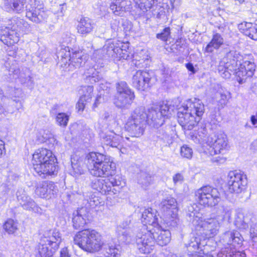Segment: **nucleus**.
<instances>
[{
    "label": "nucleus",
    "instance_id": "obj_43",
    "mask_svg": "<svg viewBox=\"0 0 257 257\" xmlns=\"http://www.w3.org/2000/svg\"><path fill=\"white\" fill-rule=\"evenodd\" d=\"M18 222L12 219H8L4 224V228L9 234H14L18 230Z\"/></svg>",
    "mask_w": 257,
    "mask_h": 257
},
{
    "label": "nucleus",
    "instance_id": "obj_28",
    "mask_svg": "<svg viewBox=\"0 0 257 257\" xmlns=\"http://www.w3.org/2000/svg\"><path fill=\"white\" fill-rule=\"evenodd\" d=\"M131 4L130 0H115L110 5V9L115 15L122 16L125 12L130 11Z\"/></svg>",
    "mask_w": 257,
    "mask_h": 257
},
{
    "label": "nucleus",
    "instance_id": "obj_17",
    "mask_svg": "<svg viewBox=\"0 0 257 257\" xmlns=\"http://www.w3.org/2000/svg\"><path fill=\"white\" fill-rule=\"evenodd\" d=\"M157 211L155 209L149 208L145 209L142 214V222L144 225L141 230L155 232L159 228L160 224L157 217Z\"/></svg>",
    "mask_w": 257,
    "mask_h": 257
},
{
    "label": "nucleus",
    "instance_id": "obj_62",
    "mask_svg": "<svg viewBox=\"0 0 257 257\" xmlns=\"http://www.w3.org/2000/svg\"><path fill=\"white\" fill-rule=\"evenodd\" d=\"M59 108V106L57 104L54 105L50 110L51 114L53 115H57L58 112L57 109Z\"/></svg>",
    "mask_w": 257,
    "mask_h": 257
},
{
    "label": "nucleus",
    "instance_id": "obj_46",
    "mask_svg": "<svg viewBox=\"0 0 257 257\" xmlns=\"http://www.w3.org/2000/svg\"><path fill=\"white\" fill-rule=\"evenodd\" d=\"M85 199L89 204V206L91 207L101 205V203H103L102 200L98 196H97L94 193H90L88 198H86Z\"/></svg>",
    "mask_w": 257,
    "mask_h": 257
},
{
    "label": "nucleus",
    "instance_id": "obj_63",
    "mask_svg": "<svg viewBox=\"0 0 257 257\" xmlns=\"http://www.w3.org/2000/svg\"><path fill=\"white\" fill-rule=\"evenodd\" d=\"M250 149L253 151H257V139L254 140L251 144Z\"/></svg>",
    "mask_w": 257,
    "mask_h": 257
},
{
    "label": "nucleus",
    "instance_id": "obj_61",
    "mask_svg": "<svg viewBox=\"0 0 257 257\" xmlns=\"http://www.w3.org/2000/svg\"><path fill=\"white\" fill-rule=\"evenodd\" d=\"M118 24L119 22L117 21H113L111 23V29H113L114 31H117L118 30Z\"/></svg>",
    "mask_w": 257,
    "mask_h": 257
},
{
    "label": "nucleus",
    "instance_id": "obj_11",
    "mask_svg": "<svg viewBox=\"0 0 257 257\" xmlns=\"http://www.w3.org/2000/svg\"><path fill=\"white\" fill-rule=\"evenodd\" d=\"M199 203L204 206L212 207L220 201L221 194L218 189L211 186H205L195 192Z\"/></svg>",
    "mask_w": 257,
    "mask_h": 257
},
{
    "label": "nucleus",
    "instance_id": "obj_37",
    "mask_svg": "<svg viewBox=\"0 0 257 257\" xmlns=\"http://www.w3.org/2000/svg\"><path fill=\"white\" fill-rule=\"evenodd\" d=\"M113 175H109L110 177L107 179L108 185L111 186V192L109 193V195L117 194L122 187L123 182L120 180V177L118 175L114 176Z\"/></svg>",
    "mask_w": 257,
    "mask_h": 257
},
{
    "label": "nucleus",
    "instance_id": "obj_42",
    "mask_svg": "<svg viewBox=\"0 0 257 257\" xmlns=\"http://www.w3.org/2000/svg\"><path fill=\"white\" fill-rule=\"evenodd\" d=\"M136 5L143 12L150 9L157 0H134Z\"/></svg>",
    "mask_w": 257,
    "mask_h": 257
},
{
    "label": "nucleus",
    "instance_id": "obj_58",
    "mask_svg": "<svg viewBox=\"0 0 257 257\" xmlns=\"http://www.w3.org/2000/svg\"><path fill=\"white\" fill-rule=\"evenodd\" d=\"M13 104L14 105V103H15V107L17 110H20L22 108L23 104L21 100L20 99H14L13 101H12Z\"/></svg>",
    "mask_w": 257,
    "mask_h": 257
},
{
    "label": "nucleus",
    "instance_id": "obj_55",
    "mask_svg": "<svg viewBox=\"0 0 257 257\" xmlns=\"http://www.w3.org/2000/svg\"><path fill=\"white\" fill-rule=\"evenodd\" d=\"M122 27L123 28L124 30L126 32L131 31L133 28V25L130 21L125 20L122 23Z\"/></svg>",
    "mask_w": 257,
    "mask_h": 257
},
{
    "label": "nucleus",
    "instance_id": "obj_23",
    "mask_svg": "<svg viewBox=\"0 0 257 257\" xmlns=\"http://www.w3.org/2000/svg\"><path fill=\"white\" fill-rule=\"evenodd\" d=\"M224 40L223 36L219 33L213 32L210 42L205 48V52L212 53L214 50H218L220 48H223L225 55L230 50L229 48L225 47Z\"/></svg>",
    "mask_w": 257,
    "mask_h": 257
},
{
    "label": "nucleus",
    "instance_id": "obj_18",
    "mask_svg": "<svg viewBox=\"0 0 257 257\" xmlns=\"http://www.w3.org/2000/svg\"><path fill=\"white\" fill-rule=\"evenodd\" d=\"M37 2L36 0H30L29 7H26V16L33 22L38 24L44 21L47 18V15L43 10H41V6L39 8L36 7Z\"/></svg>",
    "mask_w": 257,
    "mask_h": 257
},
{
    "label": "nucleus",
    "instance_id": "obj_29",
    "mask_svg": "<svg viewBox=\"0 0 257 257\" xmlns=\"http://www.w3.org/2000/svg\"><path fill=\"white\" fill-rule=\"evenodd\" d=\"M108 159V157L102 154L96 152L89 153L86 156V164L89 172Z\"/></svg>",
    "mask_w": 257,
    "mask_h": 257
},
{
    "label": "nucleus",
    "instance_id": "obj_31",
    "mask_svg": "<svg viewBox=\"0 0 257 257\" xmlns=\"http://www.w3.org/2000/svg\"><path fill=\"white\" fill-rule=\"evenodd\" d=\"M90 186L93 189L103 195H109V193L111 192V186L108 185L107 180L96 178L92 179Z\"/></svg>",
    "mask_w": 257,
    "mask_h": 257
},
{
    "label": "nucleus",
    "instance_id": "obj_21",
    "mask_svg": "<svg viewBox=\"0 0 257 257\" xmlns=\"http://www.w3.org/2000/svg\"><path fill=\"white\" fill-rule=\"evenodd\" d=\"M115 165L109 159L104 161L90 172L91 175L97 177H107L114 175Z\"/></svg>",
    "mask_w": 257,
    "mask_h": 257
},
{
    "label": "nucleus",
    "instance_id": "obj_5",
    "mask_svg": "<svg viewBox=\"0 0 257 257\" xmlns=\"http://www.w3.org/2000/svg\"><path fill=\"white\" fill-rule=\"evenodd\" d=\"M224 247L217 253V257H245L244 252L236 251L235 248L241 246L243 237L237 230H229L220 236L219 240Z\"/></svg>",
    "mask_w": 257,
    "mask_h": 257
},
{
    "label": "nucleus",
    "instance_id": "obj_12",
    "mask_svg": "<svg viewBox=\"0 0 257 257\" xmlns=\"http://www.w3.org/2000/svg\"><path fill=\"white\" fill-rule=\"evenodd\" d=\"M247 184L246 175L240 171H230L227 177V186L228 191L238 195L243 192Z\"/></svg>",
    "mask_w": 257,
    "mask_h": 257
},
{
    "label": "nucleus",
    "instance_id": "obj_24",
    "mask_svg": "<svg viewBox=\"0 0 257 257\" xmlns=\"http://www.w3.org/2000/svg\"><path fill=\"white\" fill-rule=\"evenodd\" d=\"M130 220H126L121 223L117 228V232L119 239L126 244L132 243L134 241V232L128 226Z\"/></svg>",
    "mask_w": 257,
    "mask_h": 257
},
{
    "label": "nucleus",
    "instance_id": "obj_56",
    "mask_svg": "<svg viewBox=\"0 0 257 257\" xmlns=\"http://www.w3.org/2000/svg\"><path fill=\"white\" fill-rule=\"evenodd\" d=\"M62 43H65L66 44H68L71 43L72 38L71 37V34L70 33H67L63 34L62 36Z\"/></svg>",
    "mask_w": 257,
    "mask_h": 257
},
{
    "label": "nucleus",
    "instance_id": "obj_27",
    "mask_svg": "<svg viewBox=\"0 0 257 257\" xmlns=\"http://www.w3.org/2000/svg\"><path fill=\"white\" fill-rule=\"evenodd\" d=\"M88 211L86 207H81L74 211L73 213V226L78 229L87 223Z\"/></svg>",
    "mask_w": 257,
    "mask_h": 257
},
{
    "label": "nucleus",
    "instance_id": "obj_26",
    "mask_svg": "<svg viewBox=\"0 0 257 257\" xmlns=\"http://www.w3.org/2000/svg\"><path fill=\"white\" fill-rule=\"evenodd\" d=\"M80 91H82L83 94L80 97L76 108L78 112H82L86 106L91 102L93 87L92 86H82Z\"/></svg>",
    "mask_w": 257,
    "mask_h": 257
},
{
    "label": "nucleus",
    "instance_id": "obj_45",
    "mask_svg": "<svg viewBox=\"0 0 257 257\" xmlns=\"http://www.w3.org/2000/svg\"><path fill=\"white\" fill-rule=\"evenodd\" d=\"M69 116V115L64 112H58L56 116V121L58 125L66 127L68 124Z\"/></svg>",
    "mask_w": 257,
    "mask_h": 257
},
{
    "label": "nucleus",
    "instance_id": "obj_30",
    "mask_svg": "<svg viewBox=\"0 0 257 257\" xmlns=\"http://www.w3.org/2000/svg\"><path fill=\"white\" fill-rule=\"evenodd\" d=\"M117 133V131L115 132L113 130H110L109 134H106L101 137L102 142L107 146L117 148L122 140V137Z\"/></svg>",
    "mask_w": 257,
    "mask_h": 257
},
{
    "label": "nucleus",
    "instance_id": "obj_48",
    "mask_svg": "<svg viewBox=\"0 0 257 257\" xmlns=\"http://www.w3.org/2000/svg\"><path fill=\"white\" fill-rule=\"evenodd\" d=\"M181 156L187 159H191L192 157L193 151L191 148L187 145L183 146L180 149Z\"/></svg>",
    "mask_w": 257,
    "mask_h": 257
},
{
    "label": "nucleus",
    "instance_id": "obj_40",
    "mask_svg": "<svg viewBox=\"0 0 257 257\" xmlns=\"http://www.w3.org/2000/svg\"><path fill=\"white\" fill-rule=\"evenodd\" d=\"M189 244H186V246L187 248L188 256V257H206L208 255H212L211 254H208L204 251L206 246L201 245V247H198L197 248L195 249L191 247V249L189 248Z\"/></svg>",
    "mask_w": 257,
    "mask_h": 257
},
{
    "label": "nucleus",
    "instance_id": "obj_32",
    "mask_svg": "<svg viewBox=\"0 0 257 257\" xmlns=\"http://www.w3.org/2000/svg\"><path fill=\"white\" fill-rule=\"evenodd\" d=\"M82 51H73L72 49L71 57L69 58V66H74L75 68L84 65L87 60V56L83 55Z\"/></svg>",
    "mask_w": 257,
    "mask_h": 257
},
{
    "label": "nucleus",
    "instance_id": "obj_1",
    "mask_svg": "<svg viewBox=\"0 0 257 257\" xmlns=\"http://www.w3.org/2000/svg\"><path fill=\"white\" fill-rule=\"evenodd\" d=\"M204 110V105L199 99L194 98L181 101L178 104V123L187 138L202 148H207L210 155L223 154L229 148L224 133L208 134L205 126L192 131L200 120Z\"/></svg>",
    "mask_w": 257,
    "mask_h": 257
},
{
    "label": "nucleus",
    "instance_id": "obj_41",
    "mask_svg": "<svg viewBox=\"0 0 257 257\" xmlns=\"http://www.w3.org/2000/svg\"><path fill=\"white\" fill-rule=\"evenodd\" d=\"M234 224L237 228L240 229H245L248 227V224L244 220V214L240 211H237L235 215Z\"/></svg>",
    "mask_w": 257,
    "mask_h": 257
},
{
    "label": "nucleus",
    "instance_id": "obj_2",
    "mask_svg": "<svg viewBox=\"0 0 257 257\" xmlns=\"http://www.w3.org/2000/svg\"><path fill=\"white\" fill-rule=\"evenodd\" d=\"M203 210L194 203L188 207L187 215L190 221L195 226L196 236L193 235L190 239L189 248L195 249L198 247L207 246V240L216 235L220 225L225 218H230L231 210L227 206H221L217 211V215L209 218L202 220Z\"/></svg>",
    "mask_w": 257,
    "mask_h": 257
},
{
    "label": "nucleus",
    "instance_id": "obj_64",
    "mask_svg": "<svg viewBox=\"0 0 257 257\" xmlns=\"http://www.w3.org/2000/svg\"><path fill=\"white\" fill-rule=\"evenodd\" d=\"M250 121L253 125L257 124V113L256 115H252L251 116Z\"/></svg>",
    "mask_w": 257,
    "mask_h": 257
},
{
    "label": "nucleus",
    "instance_id": "obj_33",
    "mask_svg": "<svg viewBox=\"0 0 257 257\" xmlns=\"http://www.w3.org/2000/svg\"><path fill=\"white\" fill-rule=\"evenodd\" d=\"M175 199L168 197L163 200L160 204L163 211L167 212L168 215L172 216L173 218L177 217V204Z\"/></svg>",
    "mask_w": 257,
    "mask_h": 257
},
{
    "label": "nucleus",
    "instance_id": "obj_13",
    "mask_svg": "<svg viewBox=\"0 0 257 257\" xmlns=\"http://www.w3.org/2000/svg\"><path fill=\"white\" fill-rule=\"evenodd\" d=\"M155 232L141 229V232H138L134 236V241L136 242L137 247L139 251L142 253H150L155 247Z\"/></svg>",
    "mask_w": 257,
    "mask_h": 257
},
{
    "label": "nucleus",
    "instance_id": "obj_22",
    "mask_svg": "<svg viewBox=\"0 0 257 257\" xmlns=\"http://www.w3.org/2000/svg\"><path fill=\"white\" fill-rule=\"evenodd\" d=\"M16 194L18 200L24 209L35 213L40 211V207L24 191L22 190H18Z\"/></svg>",
    "mask_w": 257,
    "mask_h": 257
},
{
    "label": "nucleus",
    "instance_id": "obj_9",
    "mask_svg": "<svg viewBox=\"0 0 257 257\" xmlns=\"http://www.w3.org/2000/svg\"><path fill=\"white\" fill-rule=\"evenodd\" d=\"M177 107L168 104L152 107L147 113V124L152 127L158 128L163 124L165 118L175 113Z\"/></svg>",
    "mask_w": 257,
    "mask_h": 257
},
{
    "label": "nucleus",
    "instance_id": "obj_10",
    "mask_svg": "<svg viewBox=\"0 0 257 257\" xmlns=\"http://www.w3.org/2000/svg\"><path fill=\"white\" fill-rule=\"evenodd\" d=\"M116 90L114 100L116 107L121 109L129 108L135 97L134 92L125 81H122L116 84Z\"/></svg>",
    "mask_w": 257,
    "mask_h": 257
},
{
    "label": "nucleus",
    "instance_id": "obj_6",
    "mask_svg": "<svg viewBox=\"0 0 257 257\" xmlns=\"http://www.w3.org/2000/svg\"><path fill=\"white\" fill-rule=\"evenodd\" d=\"M61 240V235L58 230L50 229L45 231L36 248L37 257H53Z\"/></svg>",
    "mask_w": 257,
    "mask_h": 257
},
{
    "label": "nucleus",
    "instance_id": "obj_8",
    "mask_svg": "<svg viewBox=\"0 0 257 257\" xmlns=\"http://www.w3.org/2000/svg\"><path fill=\"white\" fill-rule=\"evenodd\" d=\"M147 112L143 106L138 107L132 112L125 125L126 131L133 137L142 136L146 127Z\"/></svg>",
    "mask_w": 257,
    "mask_h": 257
},
{
    "label": "nucleus",
    "instance_id": "obj_20",
    "mask_svg": "<svg viewBox=\"0 0 257 257\" xmlns=\"http://www.w3.org/2000/svg\"><path fill=\"white\" fill-rule=\"evenodd\" d=\"M58 192V189L54 182L43 181L39 182L36 186L35 193L42 198H51Z\"/></svg>",
    "mask_w": 257,
    "mask_h": 257
},
{
    "label": "nucleus",
    "instance_id": "obj_57",
    "mask_svg": "<svg viewBox=\"0 0 257 257\" xmlns=\"http://www.w3.org/2000/svg\"><path fill=\"white\" fill-rule=\"evenodd\" d=\"M185 67H186L188 71L190 72V74H194L196 73L197 71L192 63L188 62L186 63Z\"/></svg>",
    "mask_w": 257,
    "mask_h": 257
},
{
    "label": "nucleus",
    "instance_id": "obj_36",
    "mask_svg": "<svg viewBox=\"0 0 257 257\" xmlns=\"http://www.w3.org/2000/svg\"><path fill=\"white\" fill-rule=\"evenodd\" d=\"M250 235L251 239L250 248L252 253L257 256V221L255 217L250 219Z\"/></svg>",
    "mask_w": 257,
    "mask_h": 257
},
{
    "label": "nucleus",
    "instance_id": "obj_15",
    "mask_svg": "<svg viewBox=\"0 0 257 257\" xmlns=\"http://www.w3.org/2000/svg\"><path fill=\"white\" fill-rule=\"evenodd\" d=\"M117 43H114L113 42H107L101 50H96L94 56L101 54L98 58H115L117 57L122 58L123 59H127L129 57L128 55L123 53V49L119 46H117Z\"/></svg>",
    "mask_w": 257,
    "mask_h": 257
},
{
    "label": "nucleus",
    "instance_id": "obj_47",
    "mask_svg": "<svg viewBox=\"0 0 257 257\" xmlns=\"http://www.w3.org/2000/svg\"><path fill=\"white\" fill-rule=\"evenodd\" d=\"M8 93L11 97L12 100L14 99H17L22 97L23 93L22 90L20 88H16L10 87L8 90Z\"/></svg>",
    "mask_w": 257,
    "mask_h": 257
},
{
    "label": "nucleus",
    "instance_id": "obj_19",
    "mask_svg": "<svg viewBox=\"0 0 257 257\" xmlns=\"http://www.w3.org/2000/svg\"><path fill=\"white\" fill-rule=\"evenodd\" d=\"M9 71V75H13V78L18 79L21 84L29 88L33 86L34 81L29 69L24 68L20 70L19 69L11 68Z\"/></svg>",
    "mask_w": 257,
    "mask_h": 257
},
{
    "label": "nucleus",
    "instance_id": "obj_38",
    "mask_svg": "<svg viewBox=\"0 0 257 257\" xmlns=\"http://www.w3.org/2000/svg\"><path fill=\"white\" fill-rule=\"evenodd\" d=\"M84 78L86 82L93 84L101 81L102 77L100 73L95 69L90 68L85 72Z\"/></svg>",
    "mask_w": 257,
    "mask_h": 257
},
{
    "label": "nucleus",
    "instance_id": "obj_54",
    "mask_svg": "<svg viewBox=\"0 0 257 257\" xmlns=\"http://www.w3.org/2000/svg\"><path fill=\"white\" fill-rule=\"evenodd\" d=\"M220 99L218 100V103L220 104L222 107H223L227 102L228 97V96L225 94L220 93Z\"/></svg>",
    "mask_w": 257,
    "mask_h": 257
},
{
    "label": "nucleus",
    "instance_id": "obj_60",
    "mask_svg": "<svg viewBox=\"0 0 257 257\" xmlns=\"http://www.w3.org/2000/svg\"><path fill=\"white\" fill-rule=\"evenodd\" d=\"M60 257H70L67 248L64 247L60 251Z\"/></svg>",
    "mask_w": 257,
    "mask_h": 257
},
{
    "label": "nucleus",
    "instance_id": "obj_3",
    "mask_svg": "<svg viewBox=\"0 0 257 257\" xmlns=\"http://www.w3.org/2000/svg\"><path fill=\"white\" fill-rule=\"evenodd\" d=\"M251 55L243 56L236 51L229 50L221 60L218 71L223 78H230L232 74L240 84L244 83L248 78L252 76L255 64Z\"/></svg>",
    "mask_w": 257,
    "mask_h": 257
},
{
    "label": "nucleus",
    "instance_id": "obj_34",
    "mask_svg": "<svg viewBox=\"0 0 257 257\" xmlns=\"http://www.w3.org/2000/svg\"><path fill=\"white\" fill-rule=\"evenodd\" d=\"M94 28L93 21L87 17L80 19L77 26V32L83 36H86L90 33Z\"/></svg>",
    "mask_w": 257,
    "mask_h": 257
},
{
    "label": "nucleus",
    "instance_id": "obj_49",
    "mask_svg": "<svg viewBox=\"0 0 257 257\" xmlns=\"http://www.w3.org/2000/svg\"><path fill=\"white\" fill-rule=\"evenodd\" d=\"M102 118L107 122L108 125H110V122H112L114 125H117L115 121V115L111 112H105L102 115Z\"/></svg>",
    "mask_w": 257,
    "mask_h": 257
},
{
    "label": "nucleus",
    "instance_id": "obj_52",
    "mask_svg": "<svg viewBox=\"0 0 257 257\" xmlns=\"http://www.w3.org/2000/svg\"><path fill=\"white\" fill-rule=\"evenodd\" d=\"M170 28H165L162 33L157 35V38L164 41H167L170 35Z\"/></svg>",
    "mask_w": 257,
    "mask_h": 257
},
{
    "label": "nucleus",
    "instance_id": "obj_25",
    "mask_svg": "<svg viewBox=\"0 0 257 257\" xmlns=\"http://www.w3.org/2000/svg\"><path fill=\"white\" fill-rule=\"evenodd\" d=\"M26 0H0V6L9 13H20L24 9Z\"/></svg>",
    "mask_w": 257,
    "mask_h": 257
},
{
    "label": "nucleus",
    "instance_id": "obj_53",
    "mask_svg": "<svg viewBox=\"0 0 257 257\" xmlns=\"http://www.w3.org/2000/svg\"><path fill=\"white\" fill-rule=\"evenodd\" d=\"M156 18L164 22L166 20V13L163 9H161L156 14Z\"/></svg>",
    "mask_w": 257,
    "mask_h": 257
},
{
    "label": "nucleus",
    "instance_id": "obj_50",
    "mask_svg": "<svg viewBox=\"0 0 257 257\" xmlns=\"http://www.w3.org/2000/svg\"><path fill=\"white\" fill-rule=\"evenodd\" d=\"M246 36L253 40H257V24L252 23V26L247 32Z\"/></svg>",
    "mask_w": 257,
    "mask_h": 257
},
{
    "label": "nucleus",
    "instance_id": "obj_7",
    "mask_svg": "<svg viewBox=\"0 0 257 257\" xmlns=\"http://www.w3.org/2000/svg\"><path fill=\"white\" fill-rule=\"evenodd\" d=\"M73 240L75 244L89 252L98 251L103 244L100 234L91 229H83L78 232Z\"/></svg>",
    "mask_w": 257,
    "mask_h": 257
},
{
    "label": "nucleus",
    "instance_id": "obj_44",
    "mask_svg": "<svg viewBox=\"0 0 257 257\" xmlns=\"http://www.w3.org/2000/svg\"><path fill=\"white\" fill-rule=\"evenodd\" d=\"M71 52L69 47L63 45L61 50L58 53V57L61 58L63 63H67V61H69V58L71 57Z\"/></svg>",
    "mask_w": 257,
    "mask_h": 257
},
{
    "label": "nucleus",
    "instance_id": "obj_39",
    "mask_svg": "<svg viewBox=\"0 0 257 257\" xmlns=\"http://www.w3.org/2000/svg\"><path fill=\"white\" fill-rule=\"evenodd\" d=\"M137 181L142 188L146 189L153 181V177L148 172L141 171L138 174Z\"/></svg>",
    "mask_w": 257,
    "mask_h": 257
},
{
    "label": "nucleus",
    "instance_id": "obj_35",
    "mask_svg": "<svg viewBox=\"0 0 257 257\" xmlns=\"http://www.w3.org/2000/svg\"><path fill=\"white\" fill-rule=\"evenodd\" d=\"M155 241L162 246L167 245L171 240L170 231L162 229L161 225H159L158 229H156V231H155Z\"/></svg>",
    "mask_w": 257,
    "mask_h": 257
},
{
    "label": "nucleus",
    "instance_id": "obj_59",
    "mask_svg": "<svg viewBox=\"0 0 257 257\" xmlns=\"http://www.w3.org/2000/svg\"><path fill=\"white\" fill-rule=\"evenodd\" d=\"M185 46H184V47H180V48H179L178 47V52H179V53H180L181 52H182V55L183 56H187L189 54V51H188V48L186 47V48H185Z\"/></svg>",
    "mask_w": 257,
    "mask_h": 257
},
{
    "label": "nucleus",
    "instance_id": "obj_4",
    "mask_svg": "<svg viewBox=\"0 0 257 257\" xmlns=\"http://www.w3.org/2000/svg\"><path fill=\"white\" fill-rule=\"evenodd\" d=\"M56 163L55 156L46 149H39L33 155L34 170L42 178L57 173L58 167Z\"/></svg>",
    "mask_w": 257,
    "mask_h": 257
},
{
    "label": "nucleus",
    "instance_id": "obj_51",
    "mask_svg": "<svg viewBox=\"0 0 257 257\" xmlns=\"http://www.w3.org/2000/svg\"><path fill=\"white\" fill-rule=\"evenodd\" d=\"M251 26L252 23L243 22L238 25V29L241 33L246 36L247 32H248V29Z\"/></svg>",
    "mask_w": 257,
    "mask_h": 257
},
{
    "label": "nucleus",
    "instance_id": "obj_14",
    "mask_svg": "<svg viewBox=\"0 0 257 257\" xmlns=\"http://www.w3.org/2000/svg\"><path fill=\"white\" fill-rule=\"evenodd\" d=\"M154 72L149 70H138L133 75V86L140 91H145L155 82Z\"/></svg>",
    "mask_w": 257,
    "mask_h": 257
},
{
    "label": "nucleus",
    "instance_id": "obj_16",
    "mask_svg": "<svg viewBox=\"0 0 257 257\" xmlns=\"http://www.w3.org/2000/svg\"><path fill=\"white\" fill-rule=\"evenodd\" d=\"M15 20H8V24H4L0 29V40L8 46L13 45L18 41L16 36L17 26Z\"/></svg>",
    "mask_w": 257,
    "mask_h": 257
}]
</instances>
